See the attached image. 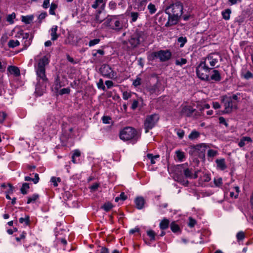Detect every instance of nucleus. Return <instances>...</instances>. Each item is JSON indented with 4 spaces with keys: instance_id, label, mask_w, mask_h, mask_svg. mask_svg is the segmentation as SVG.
Masks as SVG:
<instances>
[{
    "instance_id": "b1692460",
    "label": "nucleus",
    "mask_w": 253,
    "mask_h": 253,
    "mask_svg": "<svg viewBox=\"0 0 253 253\" xmlns=\"http://www.w3.org/2000/svg\"><path fill=\"white\" fill-rule=\"evenodd\" d=\"M218 168L221 170H224L226 168L224 159H217L215 161Z\"/></svg>"
},
{
    "instance_id": "7ed1b4c3",
    "label": "nucleus",
    "mask_w": 253,
    "mask_h": 253,
    "mask_svg": "<svg viewBox=\"0 0 253 253\" xmlns=\"http://www.w3.org/2000/svg\"><path fill=\"white\" fill-rule=\"evenodd\" d=\"M147 38L146 34L143 31L136 30L130 36L128 42L132 48L137 47Z\"/></svg>"
},
{
    "instance_id": "ea45409f",
    "label": "nucleus",
    "mask_w": 253,
    "mask_h": 253,
    "mask_svg": "<svg viewBox=\"0 0 253 253\" xmlns=\"http://www.w3.org/2000/svg\"><path fill=\"white\" fill-rule=\"evenodd\" d=\"M147 8L151 14L155 13L157 10L155 5L152 3L148 4Z\"/></svg>"
},
{
    "instance_id": "7c9ffc66",
    "label": "nucleus",
    "mask_w": 253,
    "mask_h": 253,
    "mask_svg": "<svg viewBox=\"0 0 253 253\" xmlns=\"http://www.w3.org/2000/svg\"><path fill=\"white\" fill-rule=\"evenodd\" d=\"M20 223L24 224L25 225H29L30 224V216L28 215H25L24 217H21L19 219Z\"/></svg>"
},
{
    "instance_id": "2eb2a0df",
    "label": "nucleus",
    "mask_w": 253,
    "mask_h": 253,
    "mask_svg": "<svg viewBox=\"0 0 253 253\" xmlns=\"http://www.w3.org/2000/svg\"><path fill=\"white\" fill-rule=\"evenodd\" d=\"M208 147H209V146L206 143H201L194 147L195 150L199 154H204Z\"/></svg>"
},
{
    "instance_id": "1a4fd4ad",
    "label": "nucleus",
    "mask_w": 253,
    "mask_h": 253,
    "mask_svg": "<svg viewBox=\"0 0 253 253\" xmlns=\"http://www.w3.org/2000/svg\"><path fill=\"white\" fill-rule=\"evenodd\" d=\"M159 119V117L157 114H153L147 117L144 122V128L146 133H147L155 126Z\"/></svg>"
},
{
    "instance_id": "3c124183",
    "label": "nucleus",
    "mask_w": 253,
    "mask_h": 253,
    "mask_svg": "<svg viewBox=\"0 0 253 253\" xmlns=\"http://www.w3.org/2000/svg\"><path fill=\"white\" fill-rule=\"evenodd\" d=\"M16 15L14 13L7 15L6 17V21L10 23H13V19L15 18Z\"/></svg>"
},
{
    "instance_id": "bb28decb",
    "label": "nucleus",
    "mask_w": 253,
    "mask_h": 253,
    "mask_svg": "<svg viewBox=\"0 0 253 253\" xmlns=\"http://www.w3.org/2000/svg\"><path fill=\"white\" fill-rule=\"evenodd\" d=\"M241 76L242 78H243L246 80H249L253 78V74L250 71H242Z\"/></svg>"
},
{
    "instance_id": "39448f33",
    "label": "nucleus",
    "mask_w": 253,
    "mask_h": 253,
    "mask_svg": "<svg viewBox=\"0 0 253 253\" xmlns=\"http://www.w3.org/2000/svg\"><path fill=\"white\" fill-rule=\"evenodd\" d=\"M171 56V52L168 50H160L152 52L149 56L150 59H159L161 62L169 60Z\"/></svg>"
},
{
    "instance_id": "774afa93",
    "label": "nucleus",
    "mask_w": 253,
    "mask_h": 253,
    "mask_svg": "<svg viewBox=\"0 0 253 253\" xmlns=\"http://www.w3.org/2000/svg\"><path fill=\"white\" fill-rule=\"evenodd\" d=\"M219 121L220 124H223L226 126H228V124H227V123L225 121V119L223 117H219Z\"/></svg>"
},
{
    "instance_id": "9d476101",
    "label": "nucleus",
    "mask_w": 253,
    "mask_h": 253,
    "mask_svg": "<svg viewBox=\"0 0 253 253\" xmlns=\"http://www.w3.org/2000/svg\"><path fill=\"white\" fill-rule=\"evenodd\" d=\"M218 55L215 54H211L207 56L203 59L201 62L204 64L206 66L211 68V70L218 62Z\"/></svg>"
},
{
    "instance_id": "f8f14e48",
    "label": "nucleus",
    "mask_w": 253,
    "mask_h": 253,
    "mask_svg": "<svg viewBox=\"0 0 253 253\" xmlns=\"http://www.w3.org/2000/svg\"><path fill=\"white\" fill-rule=\"evenodd\" d=\"M180 17L181 16L175 14L169 15L168 21L166 23L165 26L169 27L176 25L178 23Z\"/></svg>"
},
{
    "instance_id": "0eeeda50",
    "label": "nucleus",
    "mask_w": 253,
    "mask_h": 253,
    "mask_svg": "<svg viewBox=\"0 0 253 253\" xmlns=\"http://www.w3.org/2000/svg\"><path fill=\"white\" fill-rule=\"evenodd\" d=\"M183 9L182 3L180 1H176L167 7L165 10V12L168 15L175 14L181 16Z\"/></svg>"
},
{
    "instance_id": "f03ea898",
    "label": "nucleus",
    "mask_w": 253,
    "mask_h": 253,
    "mask_svg": "<svg viewBox=\"0 0 253 253\" xmlns=\"http://www.w3.org/2000/svg\"><path fill=\"white\" fill-rule=\"evenodd\" d=\"M105 26L110 29L119 31L123 29L124 24L123 19L120 16H108L103 23Z\"/></svg>"
},
{
    "instance_id": "69168bd1",
    "label": "nucleus",
    "mask_w": 253,
    "mask_h": 253,
    "mask_svg": "<svg viewBox=\"0 0 253 253\" xmlns=\"http://www.w3.org/2000/svg\"><path fill=\"white\" fill-rule=\"evenodd\" d=\"M138 105V102L137 100H133L132 105H131V109L133 110H135L137 107Z\"/></svg>"
},
{
    "instance_id": "c756f323",
    "label": "nucleus",
    "mask_w": 253,
    "mask_h": 253,
    "mask_svg": "<svg viewBox=\"0 0 253 253\" xmlns=\"http://www.w3.org/2000/svg\"><path fill=\"white\" fill-rule=\"evenodd\" d=\"M39 198V195L38 194H34L31 196L27 197V204H29L31 203L35 202Z\"/></svg>"
},
{
    "instance_id": "5701e85b",
    "label": "nucleus",
    "mask_w": 253,
    "mask_h": 253,
    "mask_svg": "<svg viewBox=\"0 0 253 253\" xmlns=\"http://www.w3.org/2000/svg\"><path fill=\"white\" fill-rule=\"evenodd\" d=\"M252 140L251 137L248 136H244L241 138L240 142L238 143V145L240 147H244L246 144L248 143L251 142Z\"/></svg>"
},
{
    "instance_id": "680f3d73",
    "label": "nucleus",
    "mask_w": 253,
    "mask_h": 253,
    "mask_svg": "<svg viewBox=\"0 0 253 253\" xmlns=\"http://www.w3.org/2000/svg\"><path fill=\"white\" fill-rule=\"evenodd\" d=\"M97 85L99 88H101L103 90L105 89V86L103 85V82L102 79H100L99 80V83L97 84Z\"/></svg>"
},
{
    "instance_id": "cd10ccee",
    "label": "nucleus",
    "mask_w": 253,
    "mask_h": 253,
    "mask_svg": "<svg viewBox=\"0 0 253 253\" xmlns=\"http://www.w3.org/2000/svg\"><path fill=\"white\" fill-rule=\"evenodd\" d=\"M169 223V220L166 218H164L160 223V228L162 230H165L168 228Z\"/></svg>"
},
{
    "instance_id": "4d7b16f0",
    "label": "nucleus",
    "mask_w": 253,
    "mask_h": 253,
    "mask_svg": "<svg viewBox=\"0 0 253 253\" xmlns=\"http://www.w3.org/2000/svg\"><path fill=\"white\" fill-rule=\"evenodd\" d=\"M214 184L216 186H220L222 183V179L221 177L217 178L216 179H214Z\"/></svg>"
},
{
    "instance_id": "e433bc0d",
    "label": "nucleus",
    "mask_w": 253,
    "mask_h": 253,
    "mask_svg": "<svg viewBox=\"0 0 253 253\" xmlns=\"http://www.w3.org/2000/svg\"><path fill=\"white\" fill-rule=\"evenodd\" d=\"M170 227L171 231L174 233L178 232L180 230L179 226L175 222H172L170 224Z\"/></svg>"
},
{
    "instance_id": "79ce46f5",
    "label": "nucleus",
    "mask_w": 253,
    "mask_h": 253,
    "mask_svg": "<svg viewBox=\"0 0 253 253\" xmlns=\"http://www.w3.org/2000/svg\"><path fill=\"white\" fill-rule=\"evenodd\" d=\"M70 92V89L69 88H64L60 89L56 93L58 95H62L65 94H69Z\"/></svg>"
},
{
    "instance_id": "4c0bfd02",
    "label": "nucleus",
    "mask_w": 253,
    "mask_h": 253,
    "mask_svg": "<svg viewBox=\"0 0 253 253\" xmlns=\"http://www.w3.org/2000/svg\"><path fill=\"white\" fill-rule=\"evenodd\" d=\"M175 154L176 155L177 159L180 162L182 161L185 157L184 152L178 150L175 152Z\"/></svg>"
},
{
    "instance_id": "6e6d98bb",
    "label": "nucleus",
    "mask_w": 253,
    "mask_h": 253,
    "mask_svg": "<svg viewBox=\"0 0 253 253\" xmlns=\"http://www.w3.org/2000/svg\"><path fill=\"white\" fill-rule=\"evenodd\" d=\"M111 120V117L107 116H104L102 118V122L105 124H109Z\"/></svg>"
},
{
    "instance_id": "6ab92c4d",
    "label": "nucleus",
    "mask_w": 253,
    "mask_h": 253,
    "mask_svg": "<svg viewBox=\"0 0 253 253\" xmlns=\"http://www.w3.org/2000/svg\"><path fill=\"white\" fill-rule=\"evenodd\" d=\"M58 27L56 25L53 26L50 29V36L51 40L54 41L57 40L59 37V35L57 34Z\"/></svg>"
},
{
    "instance_id": "393cba45",
    "label": "nucleus",
    "mask_w": 253,
    "mask_h": 253,
    "mask_svg": "<svg viewBox=\"0 0 253 253\" xmlns=\"http://www.w3.org/2000/svg\"><path fill=\"white\" fill-rule=\"evenodd\" d=\"M146 157L150 161L151 164L153 165L158 161L160 156L159 155H153L152 154H148Z\"/></svg>"
},
{
    "instance_id": "603ef678",
    "label": "nucleus",
    "mask_w": 253,
    "mask_h": 253,
    "mask_svg": "<svg viewBox=\"0 0 253 253\" xmlns=\"http://www.w3.org/2000/svg\"><path fill=\"white\" fill-rule=\"evenodd\" d=\"M109 250L107 248L104 247H101L96 250V253H109Z\"/></svg>"
},
{
    "instance_id": "6e6552de",
    "label": "nucleus",
    "mask_w": 253,
    "mask_h": 253,
    "mask_svg": "<svg viewBox=\"0 0 253 253\" xmlns=\"http://www.w3.org/2000/svg\"><path fill=\"white\" fill-rule=\"evenodd\" d=\"M15 37L18 39H22L23 49H26L31 45L33 38V35L32 34L30 35L28 33H24L22 30L18 31Z\"/></svg>"
},
{
    "instance_id": "bf43d9fd",
    "label": "nucleus",
    "mask_w": 253,
    "mask_h": 253,
    "mask_svg": "<svg viewBox=\"0 0 253 253\" xmlns=\"http://www.w3.org/2000/svg\"><path fill=\"white\" fill-rule=\"evenodd\" d=\"M130 96V93L127 91H125L123 93V98L125 100H127Z\"/></svg>"
},
{
    "instance_id": "20e7f679",
    "label": "nucleus",
    "mask_w": 253,
    "mask_h": 253,
    "mask_svg": "<svg viewBox=\"0 0 253 253\" xmlns=\"http://www.w3.org/2000/svg\"><path fill=\"white\" fill-rule=\"evenodd\" d=\"M211 68L206 66L201 62L196 68V74L199 78L203 81H210L209 73Z\"/></svg>"
},
{
    "instance_id": "37998d69",
    "label": "nucleus",
    "mask_w": 253,
    "mask_h": 253,
    "mask_svg": "<svg viewBox=\"0 0 253 253\" xmlns=\"http://www.w3.org/2000/svg\"><path fill=\"white\" fill-rule=\"evenodd\" d=\"M57 5L54 3H52L50 6L49 14L52 15L55 14V10L57 8Z\"/></svg>"
},
{
    "instance_id": "8fccbe9b",
    "label": "nucleus",
    "mask_w": 253,
    "mask_h": 253,
    "mask_svg": "<svg viewBox=\"0 0 253 253\" xmlns=\"http://www.w3.org/2000/svg\"><path fill=\"white\" fill-rule=\"evenodd\" d=\"M147 235L150 237V240L151 241L155 240L156 234L153 230H150L147 231Z\"/></svg>"
},
{
    "instance_id": "5fc2aeb1",
    "label": "nucleus",
    "mask_w": 253,
    "mask_h": 253,
    "mask_svg": "<svg viewBox=\"0 0 253 253\" xmlns=\"http://www.w3.org/2000/svg\"><path fill=\"white\" fill-rule=\"evenodd\" d=\"M14 187L10 183L7 184V187L6 188V194H12L13 192Z\"/></svg>"
},
{
    "instance_id": "9b49d317",
    "label": "nucleus",
    "mask_w": 253,
    "mask_h": 253,
    "mask_svg": "<svg viewBox=\"0 0 253 253\" xmlns=\"http://www.w3.org/2000/svg\"><path fill=\"white\" fill-rule=\"evenodd\" d=\"M100 71L103 76L109 79H114L116 77L117 73L107 64L102 65Z\"/></svg>"
},
{
    "instance_id": "a18cd8bd",
    "label": "nucleus",
    "mask_w": 253,
    "mask_h": 253,
    "mask_svg": "<svg viewBox=\"0 0 253 253\" xmlns=\"http://www.w3.org/2000/svg\"><path fill=\"white\" fill-rule=\"evenodd\" d=\"M141 79L138 76L136 77V79L133 81L132 84L135 87H137L141 84Z\"/></svg>"
},
{
    "instance_id": "f3484780",
    "label": "nucleus",
    "mask_w": 253,
    "mask_h": 253,
    "mask_svg": "<svg viewBox=\"0 0 253 253\" xmlns=\"http://www.w3.org/2000/svg\"><path fill=\"white\" fill-rule=\"evenodd\" d=\"M146 3H147L145 2L135 0L134 9H136L139 12L143 11L145 9Z\"/></svg>"
},
{
    "instance_id": "49530a36",
    "label": "nucleus",
    "mask_w": 253,
    "mask_h": 253,
    "mask_svg": "<svg viewBox=\"0 0 253 253\" xmlns=\"http://www.w3.org/2000/svg\"><path fill=\"white\" fill-rule=\"evenodd\" d=\"M218 152L217 151L212 149H209L208 151V156L209 157L213 158L216 156Z\"/></svg>"
},
{
    "instance_id": "473e14b6",
    "label": "nucleus",
    "mask_w": 253,
    "mask_h": 253,
    "mask_svg": "<svg viewBox=\"0 0 253 253\" xmlns=\"http://www.w3.org/2000/svg\"><path fill=\"white\" fill-rule=\"evenodd\" d=\"M20 45V42L18 40H10L8 42V46L10 48H14Z\"/></svg>"
},
{
    "instance_id": "052dcab7",
    "label": "nucleus",
    "mask_w": 253,
    "mask_h": 253,
    "mask_svg": "<svg viewBox=\"0 0 253 253\" xmlns=\"http://www.w3.org/2000/svg\"><path fill=\"white\" fill-rule=\"evenodd\" d=\"M6 117V114L3 112H0V123H2Z\"/></svg>"
},
{
    "instance_id": "72a5a7b5",
    "label": "nucleus",
    "mask_w": 253,
    "mask_h": 253,
    "mask_svg": "<svg viewBox=\"0 0 253 253\" xmlns=\"http://www.w3.org/2000/svg\"><path fill=\"white\" fill-rule=\"evenodd\" d=\"M200 136V133L196 130H193L189 134L188 137L190 140H194Z\"/></svg>"
},
{
    "instance_id": "c03bdc74",
    "label": "nucleus",
    "mask_w": 253,
    "mask_h": 253,
    "mask_svg": "<svg viewBox=\"0 0 253 253\" xmlns=\"http://www.w3.org/2000/svg\"><path fill=\"white\" fill-rule=\"evenodd\" d=\"M186 63L187 60L185 58H180L175 61V64L181 66L185 64Z\"/></svg>"
},
{
    "instance_id": "a211bd4d",
    "label": "nucleus",
    "mask_w": 253,
    "mask_h": 253,
    "mask_svg": "<svg viewBox=\"0 0 253 253\" xmlns=\"http://www.w3.org/2000/svg\"><path fill=\"white\" fill-rule=\"evenodd\" d=\"M199 171H195L194 174H192L191 171L189 169L184 170V174L187 178L191 179H195L198 177Z\"/></svg>"
},
{
    "instance_id": "0e129e2a",
    "label": "nucleus",
    "mask_w": 253,
    "mask_h": 253,
    "mask_svg": "<svg viewBox=\"0 0 253 253\" xmlns=\"http://www.w3.org/2000/svg\"><path fill=\"white\" fill-rule=\"evenodd\" d=\"M241 1L242 0H228V2L231 5L236 4Z\"/></svg>"
},
{
    "instance_id": "2f4dec72",
    "label": "nucleus",
    "mask_w": 253,
    "mask_h": 253,
    "mask_svg": "<svg viewBox=\"0 0 253 253\" xmlns=\"http://www.w3.org/2000/svg\"><path fill=\"white\" fill-rule=\"evenodd\" d=\"M231 10L230 9H226L222 12L223 18L226 20H228L230 17Z\"/></svg>"
},
{
    "instance_id": "c85d7f7f",
    "label": "nucleus",
    "mask_w": 253,
    "mask_h": 253,
    "mask_svg": "<svg viewBox=\"0 0 253 253\" xmlns=\"http://www.w3.org/2000/svg\"><path fill=\"white\" fill-rule=\"evenodd\" d=\"M139 16L138 12L132 11L129 13V16L131 18L130 20V23H133L137 21Z\"/></svg>"
},
{
    "instance_id": "4468645a",
    "label": "nucleus",
    "mask_w": 253,
    "mask_h": 253,
    "mask_svg": "<svg viewBox=\"0 0 253 253\" xmlns=\"http://www.w3.org/2000/svg\"><path fill=\"white\" fill-rule=\"evenodd\" d=\"M213 81L215 82H219L221 80V76L219 72L215 69H213L211 76H210V81Z\"/></svg>"
},
{
    "instance_id": "423d86ee",
    "label": "nucleus",
    "mask_w": 253,
    "mask_h": 253,
    "mask_svg": "<svg viewBox=\"0 0 253 253\" xmlns=\"http://www.w3.org/2000/svg\"><path fill=\"white\" fill-rule=\"evenodd\" d=\"M137 137V131L131 127H126L120 132V138L124 141L135 139Z\"/></svg>"
},
{
    "instance_id": "dca6fc26",
    "label": "nucleus",
    "mask_w": 253,
    "mask_h": 253,
    "mask_svg": "<svg viewBox=\"0 0 253 253\" xmlns=\"http://www.w3.org/2000/svg\"><path fill=\"white\" fill-rule=\"evenodd\" d=\"M225 110L224 112L228 113L230 112L233 108V101L231 99H227L224 102Z\"/></svg>"
},
{
    "instance_id": "f257e3e1",
    "label": "nucleus",
    "mask_w": 253,
    "mask_h": 253,
    "mask_svg": "<svg viewBox=\"0 0 253 253\" xmlns=\"http://www.w3.org/2000/svg\"><path fill=\"white\" fill-rule=\"evenodd\" d=\"M49 60L46 56H43L37 61V64L35 65V69L37 75L38 84L36 85V89L41 85L45 88L47 79L45 75V66L49 64Z\"/></svg>"
},
{
    "instance_id": "aec40b11",
    "label": "nucleus",
    "mask_w": 253,
    "mask_h": 253,
    "mask_svg": "<svg viewBox=\"0 0 253 253\" xmlns=\"http://www.w3.org/2000/svg\"><path fill=\"white\" fill-rule=\"evenodd\" d=\"M135 203L137 209L141 210L144 207L145 201L143 197H139L135 199Z\"/></svg>"
},
{
    "instance_id": "864d4df0",
    "label": "nucleus",
    "mask_w": 253,
    "mask_h": 253,
    "mask_svg": "<svg viewBox=\"0 0 253 253\" xmlns=\"http://www.w3.org/2000/svg\"><path fill=\"white\" fill-rule=\"evenodd\" d=\"M236 237L238 241L243 240L245 237V233L243 231H240L237 234Z\"/></svg>"
},
{
    "instance_id": "4be33fe9",
    "label": "nucleus",
    "mask_w": 253,
    "mask_h": 253,
    "mask_svg": "<svg viewBox=\"0 0 253 253\" xmlns=\"http://www.w3.org/2000/svg\"><path fill=\"white\" fill-rule=\"evenodd\" d=\"M63 85H64L60 81L59 77H57L54 81L53 85V88L55 90V92L57 93L60 90V88Z\"/></svg>"
},
{
    "instance_id": "ddd939ff",
    "label": "nucleus",
    "mask_w": 253,
    "mask_h": 253,
    "mask_svg": "<svg viewBox=\"0 0 253 253\" xmlns=\"http://www.w3.org/2000/svg\"><path fill=\"white\" fill-rule=\"evenodd\" d=\"M195 111L196 110L193 108L191 106H185L182 108L181 111V114L183 116L191 117Z\"/></svg>"
},
{
    "instance_id": "412c9836",
    "label": "nucleus",
    "mask_w": 253,
    "mask_h": 253,
    "mask_svg": "<svg viewBox=\"0 0 253 253\" xmlns=\"http://www.w3.org/2000/svg\"><path fill=\"white\" fill-rule=\"evenodd\" d=\"M8 72L16 77L19 76L20 74L19 68L14 66H10L7 69Z\"/></svg>"
},
{
    "instance_id": "a19ab883",
    "label": "nucleus",
    "mask_w": 253,
    "mask_h": 253,
    "mask_svg": "<svg viewBox=\"0 0 253 253\" xmlns=\"http://www.w3.org/2000/svg\"><path fill=\"white\" fill-rule=\"evenodd\" d=\"M177 42L180 43V47H182L187 42V40L186 37H180L178 38Z\"/></svg>"
},
{
    "instance_id": "c9c22d12",
    "label": "nucleus",
    "mask_w": 253,
    "mask_h": 253,
    "mask_svg": "<svg viewBox=\"0 0 253 253\" xmlns=\"http://www.w3.org/2000/svg\"><path fill=\"white\" fill-rule=\"evenodd\" d=\"M101 4V8H103L105 6V4L103 3V0H96L94 3L92 5L93 8H97L99 5Z\"/></svg>"
},
{
    "instance_id": "de8ad7c7",
    "label": "nucleus",
    "mask_w": 253,
    "mask_h": 253,
    "mask_svg": "<svg viewBox=\"0 0 253 253\" xmlns=\"http://www.w3.org/2000/svg\"><path fill=\"white\" fill-rule=\"evenodd\" d=\"M100 41V40L99 39H95L90 40L88 42V46L89 47H92V46L99 43Z\"/></svg>"
},
{
    "instance_id": "e2e57ef3",
    "label": "nucleus",
    "mask_w": 253,
    "mask_h": 253,
    "mask_svg": "<svg viewBox=\"0 0 253 253\" xmlns=\"http://www.w3.org/2000/svg\"><path fill=\"white\" fill-rule=\"evenodd\" d=\"M39 176L38 173L35 174L34 178H33L32 181L34 182V184H37L39 182Z\"/></svg>"
},
{
    "instance_id": "f704fd0d",
    "label": "nucleus",
    "mask_w": 253,
    "mask_h": 253,
    "mask_svg": "<svg viewBox=\"0 0 253 253\" xmlns=\"http://www.w3.org/2000/svg\"><path fill=\"white\" fill-rule=\"evenodd\" d=\"M61 179L60 177L52 176L50 179V182L54 187L58 186V183L60 182Z\"/></svg>"
},
{
    "instance_id": "13d9d810",
    "label": "nucleus",
    "mask_w": 253,
    "mask_h": 253,
    "mask_svg": "<svg viewBox=\"0 0 253 253\" xmlns=\"http://www.w3.org/2000/svg\"><path fill=\"white\" fill-rule=\"evenodd\" d=\"M196 222V220L193 219L192 217L189 218L188 226L190 227H193L195 226Z\"/></svg>"
},
{
    "instance_id": "a878e982",
    "label": "nucleus",
    "mask_w": 253,
    "mask_h": 253,
    "mask_svg": "<svg viewBox=\"0 0 253 253\" xmlns=\"http://www.w3.org/2000/svg\"><path fill=\"white\" fill-rule=\"evenodd\" d=\"M33 19L34 16L32 15L21 16V21L26 24H30Z\"/></svg>"
},
{
    "instance_id": "58836bf2",
    "label": "nucleus",
    "mask_w": 253,
    "mask_h": 253,
    "mask_svg": "<svg viewBox=\"0 0 253 253\" xmlns=\"http://www.w3.org/2000/svg\"><path fill=\"white\" fill-rule=\"evenodd\" d=\"M29 189V185L27 183H24L23 184L22 187L21 188L20 191L23 194H26L27 193V190Z\"/></svg>"
},
{
    "instance_id": "338daca9",
    "label": "nucleus",
    "mask_w": 253,
    "mask_h": 253,
    "mask_svg": "<svg viewBox=\"0 0 253 253\" xmlns=\"http://www.w3.org/2000/svg\"><path fill=\"white\" fill-rule=\"evenodd\" d=\"M26 233L22 232L19 237H16L15 239L17 242L20 241L21 239L25 238Z\"/></svg>"
},
{
    "instance_id": "09e8293b",
    "label": "nucleus",
    "mask_w": 253,
    "mask_h": 253,
    "mask_svg": "<svg viewBox=\"0 0 253 253\" xmlns=\"http://www.w3.org/2000/svg\"><path fill=\"white\" fill-rule=\"evenodd\" d=\"M113 207V206L110 203H105L103 206L102 209L106 211H109Z\"/></svg>"
}]
</instances>
